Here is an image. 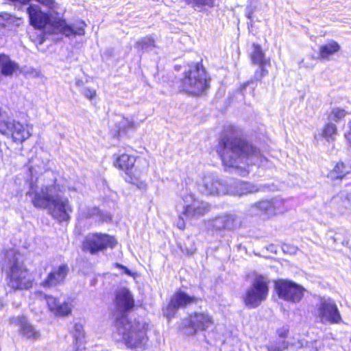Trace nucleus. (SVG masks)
I'll use <instances>...</instances> for the list:
<instances>
[{
	"label": "nucleus",
	"instance_id": "obj_1",
	"mask_svg": "<svg viewBox=\"0 0 351 351\" xmlns=\"http://www.w3.org/2000/svg\"><path fill=\"white\" fill-rule=\"evenodd\" d=\"M217 152L223 165L232 168L241 176L248 174L246 165H261L266 160L256 147L234 136H223Z\"/></svg>",
	"mask_w": 351,
	"mask_h": 351
},
{
	"label": "nucleus",
	"instance_id": "obj_2",
	"mask_svg": "<svg viewBox=\"0 0 351 351\" xmlns=\"http://www.w3.org/2000/svg\"><path fill=\"white\" fill-rule=\"evenodd\" d=\"M115 303L117 314L115 322L117 333L128 347L143 348L147 341L145 324L136 320L132 322L125 315L134 306L132 294L126 289H120L117 293Z\"/></svg>",
	"mask_w": 351,
	"mask_h": 351
},
{
	"label": "nucleus",
	"instance_id": "obj_3",
	"mask_svg": "<svg viewBox=\"0 0 351 351\" xmlns=\"http://www.w3.org/2000/svg\"><path fill=\"white\" fill-rule=\"evenodd\" d=\"M62 191L63 187L60 188L56 181L40 187L31 184L27 195L34 207L47 209L54 219L64 221L70 219L73 208L69 199L62 197Z\"/></svg>",
	"mask_w": 351,
	"mask_h": 351
},
{
	"label": "nucleus",
	"instance_id": "obj_4",
	"mask_svg": "<svg viewBox=\"0 0 351 351\" xmlns=\"http://www.w3.org/2000/svg\"><path fill=\"white\" fill-rule=\"evenodd\" d=\"M5 267L8 269V286L14 290L28 289L32 286V280L23 266L21 254L15 250L5 254Z\"/></svg>",
	"mask_w": 351,
	"mask_h": 351
},
{
	"label": "nucleus",
	"instance_id": "obj_5",
	"mask_svg": "<svg viewBox=\"0 0 351 351\" xmlns=\"http://www.w3.org/2000/svg\"><path fill=\"white\" fill-rule=\"evenodd\" d=\"M269 284V280L267 277L262 275L255 276L243 297V302L247 308H256L267 299Z\"/></svg>",
	"mask_w": 351,
	"mask_h": 351
},
{
	"label": "nucleus",
	"instance_id": "obj_6",
	"mask_svg": "<svg viewBox=\"0 0 351 351\" xmlns=\"http://www.w3.org/2000/svg\"><path fill=\"white\" fill-rule=\"evenodd\" d=\"M182 88L184 91L198 95L208 88L206 71L199 64L191 66L184 73V77L182 82Z\"/></svg>",
	"mask_w": 351,
	"mask_h": 351
},
{
	"label": "nucleus",
	"instance_id": "obj_7",
	"mask_svg": "<svg viewBox=\"0 0 351 351\" xmlns=\"http://www.w3.org/2000/svg\"><path fill=\"white\" fill-rule=\"evenodd\" d=\"M33 126L30 124H22L10 117L7 120L0 121V133L11 137L16 143H23L32 136Z\"/></svg>",
	"mask_w": 351,
	"mask_h": 351
},
{
	"label": "nucleus",
	"instance_id": "obj_8",
	"mask_svg": "<svg viewBox=\"0 0 351 351\" xmlns=\"http://www.w3.org/2000/svg\"><path fill=\"white\" fill-rule=\"evenodd\" d=\"M214 324L213 316L207 311L194 312L187 319H183L180 328L187 335H194L198 332L207 330Z\"/></svg>",
	"mask_w": 351,
	"mask_h": 351
},
{
	"label": "nucleus",
	"instance_id": "obj_9",
	"mask_svg": "<svg viewBox=\"0 0 351 351\" xmlns=\"http://www.w3.org/2000/svg\"><path fill=\"white\" fill-rule=\"evenodd\" d=\"M315 316L322 324H338L342 322L341 315L334 300L328 298H320L317 304Z\"/></svg>",
	"mask_w": 351,
	"mask_h": 351
},
{
	"label": "nucleus",
	"instance_id": "obj_10",
	"mask_svg": "<svg viewBox=\"0 0 351 351\" xmlns=\"http://www.w3.org/2000/svg\"><path fill=\"white\" fill-rule=\"evenodd\" d=\"M117 245L114 237L106 234H88L82 244L83 250L94 255L107 248H114Z\"/></svg>",
	"mask_w": 351,
	"mask_h": 351
},
{
	"label": "nucleus",
	"instance_id": "obj_11",
	"mask_svg": "<svg viewBox=\"0 0 351 351\" xmlns=\"http://www.w3.org/2000/svg\"><path fill=\"white\" fill-rule=\"evenodd\" d=\"M287 208L285 201L278 197L271 199H264L251 205L248 209V214L252 216L266 215L272 217L284 213Z\"/></svg>",
	"mask_w": 351,
	"mask_h": 351
},
{
	"label": "nucleus",
	"instance_id": "obj_12",
	"mask_svg": "<svg viewBox=\"0 0 351 351\" xmlns=\"http://www.w3.org/2000/svg\"><path fill=\"white\" fill-rule=\"evenodd\" d=\"M197 187L199 192L206 195H222L228 193L226 182L210 173L203 175L197 182Z\"/></svg>",
	"mask_w": 351,
	"mask_h": 351
},
{
	"label": "nucleus",
	"instance_id": "obj_13",
	"mask_svg": "<svg viewBox=\"0 0 351 351\" xmlns=\"http://www.w3.org/2000/svg\"><path fill=\"white\" fill-rule=\"evenodd\" d=\"M183 210L182 215L187 219H197L203 217L210 210L208 203L198 199L193 193L182 197Z\"/></svg>",
	"mask_w": 351,
	"mask_h": 351
},
{
	"label": "nucleus",
	"instance_id": "obj_14",
	"mask_svg": "<svg viewBox=\"0 0 351 351\" xmlns=\"http://www.w3.org/2000/svg\"><path fill=\"white\" fill-rule=\"evenodd\" d=\"M275 287L280 298L292 303L300 302L303 298L305 291L301 286L285 280L276 281Z\"/></svg>",
	"mask_w": 351,
	"mask_h": 351
},
{
	"label": "nucleus",
	"instance_id": "obj_15",
	"mask_svg": "<svg viewBox=\"0 0 351 351\" xmlns=\"http://www.w3.org/2000/svg\"><path fill=\"white\" fill-rule=\"evenodd\" d=\"M197 300V297L189 295L181 290L175 292L167 307L166 317L169 319L173 318L179 308H184L192 304H195Z\"/></svg>",
	"mask_w": 351,
	"mask_h": 351
},
{
	"label": "nucleus",
	"instance_id": "obj_16",
	"mask_svg": "<svg viewBox=\"0 0 351 351\" xmlns=\"http://www.w3.org/2000/svg\"><path fill=\"white\" fill-rule=\"evenodd\" d=\"M12 324L18 326L19 333L25 339L32 341H36L40 338V332L29 322L27 319L24 316L12 317L10 319Z\"/></svg>",
	"mask_w": 351,
	"mask_h": 351
},
{
	"label": "nucleus",
	"instance_id": "obj_17",
	"mask_svg": "<svg viewBox=\"0 0 351 351\" xmlns=\"http://www.w3.org/2000/svg\"><path fill=\"white\" fill-rule=\"evenodd\" d=\"M46 300L50 311L56 316L65 317L71 313L73 304L70 300H61L52 296H47Z\"/></svg>",
	"mask_w": 351,
	"mask_h": 351
},
{
	"label": "nucleus",
	"instance_id": "obj_18",
	"mask_svg": "<svg viewBox=\"0 0 351 351\" xmlns=\"http://www.w3.org/2000/svg\"><path fill=\"white\" fill-rule=\"evenodd\" d=\"M228 186V194L234 195H243L248 193H256L264 189L265 186L256 185L252 183L234 181Z\"/></svg>",
	"mask_w": 351,
	"mask_h": 351
},
{
	"label": "nucleus",
	"instance_id": "obj_19",
	"mask_svg": "<svg viewBox=\"0 0 351 351\" xmlns=\"http://www.w3.org/2000/svg\"><path fill=\"white\" fill-rule=\"evenodd\" d=\"M68 272V266L66 265H61L57 268L53 269V270L48 274L46 280L42 282V285L44 287L49 288L60 285L64 281Z\"/></svg>",
	"mask_w": 351,
	"mask_h": 351
},
{
	"label": "nucleus",
	"instance_id": "obj_20",
	"mask_svg": "<svg viewBox=\"0 0 351 351\" xmlns=\"http://www.w3.org/2000/svg\"><path fill=\"white\" fill-rule=\"evenodd\" d=\"M213 224V227L219 230H232L240 226L241 221L235 215L231 214L215 218Z\"/></svg>",
	"mask_w": 351,
	"mask_h": 351
},
{
	"label": "nucleus",
	"instance_id": "obj_21",
	"mask_svg": "<svg viewBox=\"0 0 351 351\" xmlns=\"http://www.w3.org/2000/svg\"><path fill=\"white\" fill-rule=\"evenodd\" d=\"M114 157L115 158L114 167L124 171L127 175H129L136 162V157L125 154L117 156L114 154Z\"/></svg>",
	"mask_w": 351,
	"mask_h": 351
},
{
	"label": "nucleus",
	"instance_id": "obj_22",
	"mask_svg": "<svg viewBox=\"0 0 351 351\" xmlns=\"http://www.w3.org/2000/svg\"><path fill=\"white\" fill-rule=\"evenodd\" d=\"M21 19L12 16L8 13L0 14V37L3 36L6 31L11 29L13 27L18 26Z\"/></svg>",
	"mask_w": 351,
	"mask_h": 351
},
{
	"label": "nucleus",
	"instance_id": "obj_23",
	"mask_svg": "<svg viewBox=\"0 0 351 351\" xmlns=\"http://www.w3.org/2000/svg\"><path fill=\"white\" fill-rule=\"evenodd\" d=\"M351 174V161L337 162L329 172L328 177L331 179H342Z\"/></svg>",
	"mask_w": 351,
	"mask_h": 351
},
{
	"label": "nucleus",
	"instance_id": "obj_24",
	"mask_svg": "<svg viewBox=\"0 0 351 351\" xmlns=\"http://www.w3.org/2000/svg\"><path fill=\"white\" fill-rule=\"evenodd\" d=\"M339 49V45L334 40H330L319 47V58L323 60H329L330 57Z\"/></svg>",
	"mask_w": 351,
	"mask_h": 351
},
{
	"label": "nucleus",
	"instance_id": "obj_25",
	"mask_svg": "<svg viewBox=\"0 0 351 351\" xmlns=\"http://www.w3.org/2000/svg\"><path fill=\"white\" fill-rule=\"evenodd\" d=\"M75 343L68 351H79L84 347V332L82 324H75L73 334Z\"/></svg>",
	"mask_w": 351,
	"mask_h": 351
},
{
	"label": "nucleus",
	"instance_id": "obj_26",
	"mask_svg": "<svg viewBox=\"0 0 351 351\" xmlns=\"http://www.w3.org/2000/svg\"><path fill=\"white\" fill-rule=\"evenodd\" d=\"M18 69V65L12 62L8 56L0 55V71L5 76L12 75Z\"/></svg>",
	"mask_w": 351,
	"mask_h": 351
},
{
	"label": "nucleus",
	"instance_id": "obj_27",
	"mask_svg": "<svg viewBox=\"0 0 351 351\" xmlns=\"http://www.w3.org/2000/svg\"><path fill=\"white\" fill-rule=\"evenodd\" d=\"M337 134V129L336 125L332 123H328L324 125L322 130V136L328 142H332Z\"/></svg>",
	"mask_w": 351,
	"mask_h": 351
},
{
	"label": "nucleus",
	"instance_id": "obj_28",
	"mask_svg": "<svg viewBox=\"0 0 351 351\" xmlns=\"http://www.w3.org/2000/svg\"><path fill=\"white\" fill-rule=\"evenodd\" d=\"M184 1L195 10L202 11L206 7H213L215 0H184Z\"/></svg>",
	"mask_w": 351,
	"mask_h": 351
},
{
	"label": "nucleus",
	"instance_id": "obj_29",
	"mask_svg": "<svg viewBox=\"0 0 351 351\" xmlns=\"http://www.w3.org/2000/svg\"><path fill=\"white\" fill-rule=\"evenodd\" d=\"M254 51L251 55L252 61L254 64H258L259 66H264L265 60L264 53L261 48L258 45H253Z\"/></svg>",
	"mask_w": 351,
	"mask_h": 351
},
{
	"label": "nucleus",
	"instance_id": "obj_30",
	"mask_svg": "<svg viewBox=\"0 0 351 351\" xmlns=\"http://www.w3.org/2000/svg\"><path fill=\"white\" fill-rule=\"evenodd\" d=\"M155 47V41L151 36L141 38L135 45L136 49L144 51L152 50Z\"/></svg>",
	"mask_w": 351,
	"mask_h": 351
},
{
	"label": "nucleus",
	"instance_id": "obj_31",
	"mask_svg": "<svg viewBox=\"0 0 351 351\" xmlns=\"http://www.w3.org/2000/svg\"><path fill=\"white\" fill-rule=\"evenodd\" d=\"M347 112L343 109H341L339 108H335L332 110L331 112L328 116V119L330 121H333L335 122H339L346 115Z\"/></svg>",
	"mask_w": 351,
	"mask_h": 351
},
{
	"label": "nucleus",
	"instance_id": "obj_32",
	"mask_svg": "<svg viewBox=\"0 0 351 351\" xmlns=\"http://www.w3.org/2000/svg\"><path fill=\"white\" fill-rule=\"evenodd\" d=\"M287 348V343L285 340H278L275 343L267 346L268 351H282Z\"/></svg>",
	"mask_w": 351,
	"mask_h": 351
},
{
	"label": "nucleus",
	"instance_id": "obj_33",
	"mask_svg": "<svg viewBox=\"0 0 351 351\" xmlns=\"http://www.w3.org/2000/svg\"><path fill=\"white\" fill-rule=\"evenodd\" d=\"M137 124L134 122L133 118H123L120 122V127L123 130L133 129L136 128Z\"/></svg>",
	"mask_w": 351,
	"mask_h": 351
},
{
	"label": "nucleus",
	"instance_id": "obj_34",
	"mask_svg": "<svg viewBox=\"0 0 351 351\" xmlns=\"http://www.w3.org/2000/svg\"><path fill=\"white\" fill-rule=\"evenodd\" d=\"M99 213V210L95 208H87L84 210L81 211V216L85 218L91 217L95 215H97Z\"/></svg>",
	"mask_w": 351,
	"mask_h": 351
},
{
	"label": "nucleus",
	"instance_id": "obj_35",
	"mask_svg": "<svg viewBox=\"0 0 351 351\" xmlns=\"http://www.w3.org/2000/svg\"><path fill=\"white\" fill-rule=\"evenodd\" d=\"M82 95L87 99L91 100L96 97V90L90 88H84L82 90Z\"/></svg>",
	"mask_w": 351,
	"mask_h": 351
},
{
	"label": "nucleus",
	"instance_id": "obj_36",
	"mask_svg": "<svg viewBox=\"0 0 351 351\" xmlns=\"http://www.w3.org/2000/svg\"><path fill=\"white\" fill-rule=\"evenodd\" d=\"M268 73L267 71L264 68V66H259L258 70L256 71L254 78L256 80H261L264 76Z\"/></svg>",
	"mask_w": 351,
	"mask_h": 351
},
{
	"label": "nucleus",
	"instance_id": "obj_37",
	"mask_svg": "<svg viewBox=\"0 0 351 351\" xmlns=\"http://www.w3.org/2000/svg\"><path fill=\"white\" fill-rule=\"evenodd\" d=\"M176 226L180 230H184L185 228V222L184 218L182 216L179 217V219L176 222Z\"/></svg>",
	"mask_w": 351,
	"mask_h": 351
},
{
	"label": "nucleus",
	"instance_id": "obj_38",
	"mask_svg": "<svg viewBox=\"0 0 351 351\" xmlns=\"http://www.w3.org/2000/svg\"><path fill=\"white\" fill-rule=\"evenodd\" d=\"M287 332H288V330L286 328H282V329L279 330L278 331V335L280 338L279 340H285L284 339L287 336Z\"/></svg>",
	"mask_w": 351,
	"mask_h": 351
},
{
	"label": "nucleus",
	"instance_id": "obj_39",
	"mask_svg": "<svg viewBox=\"0 0 351 351\" xmlns=\"http://www.w3.org/2000/svg\"><path fill=\"white\" fill-rule=\"evenodd\" d=\"M348 127H349L350 130L345 134V136H346L347 141L351 145V121L348 123Z\"/></svg>",
	"mask_w": 351,
	"mask_h": 351
},
{
	"label": "nucleus",
	"instance_id": "obj_40",
	"mask_svg": "<svg viewBox=\"0 0 351 351\" xmlns=\"http://www.w3.org/2000/svg\"><path fill=\"white\" fill-rule=\"evenodd\" d=\"M115 265L117 267L122 269L126 274H128L129 276L131 274L130 271L127 267H125L119 263H116Z\"/></svg>",
	"mask_w": 351,
	"mask_h": 351
},
{
	"label": "nucleus",
	"instance_id": "obj_41",
	"mask_svg": "<svg viewBox=\"0 0 351 351\" xmlns=\"http://www.w3.org/2000/svg\"><path fill=\"white\" fill-rule=\"evenodd\" d=\"M76 85L78 86L83 85V81L82 80H77L76 81Z\"/></svg>",
	"mask_w": 351,
	"mask_h": 351
},
{
	"label": "nucleus",
	"instance_id": "obj_42",
	"mask_svg": "<svg viewBox=\"0 0 351 351\" xmlns=\"http://www.w3.org/2000/svg\"><path fill=\"white\" fill-rule=\"evenodd\" d=\"M4 303L1 298H0V310H1L3 307Z\"/></svg>",
	"mask_w": 351,
	"mask_h": 351
},
{
	"label": "nucleus",
	"instance_id": "obj_43",
	"mask_svg": "<svg viewBox=\"0 0 351 351\" xmlns=\"http://www.w3.org/2000/svg\"><path fill=\"white\" fill-rule=\"evenodd\" d=\"M297 251V248L293 247L291 248V251H290V253H293V254H295Z\"/></svg>",
	"mask_w": 351,
	"mask_h": 351
},
{
	"label": "nucleus",
	"instance_id": "obj_44",
	"mask_svg": "<svg viewBox=\"0 0 351 351\" xmlns=\"http://www.w3.org/2000/svg\"><path fill=\"white\" fill-rule=\"evenodd\" d=\"M8 118V117L2 115V114H0V121L2 120V119L7 120Z\"/></svg>",
	"mask_w": 351,
	"mask_h": 351
},
{
	"label": "nucleus",
	"instance_id": "obj_45",
	"mask_svg": "<svg viewBox=\"0 0 351 351\" xmlns=\"http://www.w3.org/2000/svg\"><path fill=\"white\" fill-rule=\"evenodd\" d=\"M288 247H288L287 245H285V246L283 247V250H284V251H285V250H286V249H288Z\"/></svg>",
	"mask_w": 351,
	"mask_h": 351
},
{
	"label": "nucleus",
	"instance_id": "obj_46",
	"mask_svg": "<svg viewBox=\"0 0 351 351\" xmlns=\"http://www.w3.org/2000/svg\"><path fill=\"white\" fill-rule=\"evenodd\" d=\"M69 190H73L75 191L76 189L75 188H71L70 186L68 187Z\"/></svg>",
	"mask_w": 351,
	"mask_h": 351
},
{
	"label": "nucleus",
	"instance_id": "obj_47",
	"mask_svg": "<svg viewBox=\"0 0 351 351\" xmlns=\"http://www.w3.org/2000/svg\"><path fill=\"white\" fill-rule=\"evenodd\" d=\"M251 15H252V13H249V14H247V17H248L249 19H251V17H252V16H251Z\"/></svg>",
	"mask_w": 351,
	"mask_h": 351
},
{
	"label": "nucleus",
	"instance_id": "obj_48",
	"mask_svg": "<svg viewBox=\"0 0 351 351\" xmlns=\"http://www.w3.org/2000/svg\"><path fill=\"white\" fill-rule=\"evenodd\" d=\"M250 84V82H247L246 84H244V87H245L246 86H248Z\"/></svg>",
	"mask_w": 351,
	"mask_h": 351
}]
</instances>
